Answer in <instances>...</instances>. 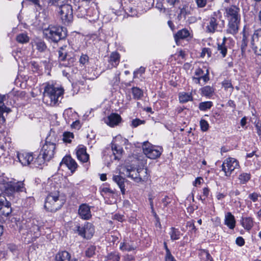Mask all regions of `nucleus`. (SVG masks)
Returning a JSON list of instances; mask_svg holds the SVG:
<instances>
[{
	"label": "nucleus",
	"instance_id": "obj_50",
	"mask_svg": "<svg viewBox=\"0 0 261 261\" xmlns=\"http://www.w3.org/2000/svg\"><path fill=\"white\" fill-rule=\"evenodd\" d=\"M218 50L220 51L223 57H224L227 54V48L224 44H218Z\"/></svg>",
	"mask_w": 261,
	"mask_h": 261
},
{
	"label": "nucleus",
	"instance_id": "obj_63",
	"mask_svg": "<svg viewBox=\"0 0 261 261\" xmlns=\"http://www.w3.org/2000/svg\"><path fill=\"white\" fill-rule=\"evenodd\" d=\"M223 87L225 89H228L229 88H231V90L232 89V87L231 84L228 81H224L223 83Z\"/></svg>",
	"mask_w": 261,
	"mask_h": 261
},
{
	"label": "nucleus",
	"instance_id": "obj_28",
	"mask_svg": "<svg viewBox=\"0 0 261 261\" xmlns=\"http://www.w3.org/2000/svg\"><path fill=\"white\" fill-rule=\"evenodd\" d=\"M190 36V33L187 29H182L178 31L174 36L175 40L177 42L178 40L184 39Z\"/></svg>",
	"mask_w": 261,
	"mask_h": 261
},
{
	"label": "nucleus",
	"instance_id": "obj_34",
	"mask_svg": "<svg viewBox=\"0 0 261 261\" xmlns=\"http://www.w3.org/2000/svg\"><path fill=\"white\" fill-rule=\"evenodd\" d=\"M16 40L20 43H26L29 41V37L25 33H20L17 35Z\"/></svg>",
	"mask_w": 261,
	"mask_h": 261
},
{
	"label": "nucleus",
	"instance_id": "obj_61",
	"mask_svg": "<svg viewBox=\"0 0 261 261\" xmlns=\"http://www.w3.org/2000/svg\"><path fill=\"white\" fill-rule=\"evenodd\" d=\"M187 14L186 10L183 8L180 10V13L178 14V17L181 19L182 17H185Z\"/></svg>",
	"mask_w": 261,
	"mask_h": 261
},
{
	"label": "nucleus",
	"instance_id": "obj_54",
	"mask_svg": "<svg viewBox=\"0 0 261 261\" xmlns=\"http://www.w3.org/2000/svg\"><path fill=\"white\" fill-rule=\"evenodd\" d=\"M31 66L33 69V71L35 72H38L40 71V66L39 64L35 61L31 62Z\"/></svg>",
	"mask_w": 261,
	"mask_h": 261
},
{
	"label": "nucleus",
	"instance_id": "obj_43",
	"mask_svg": "<svg viewBox=\"0 0 261 261\" xmlns=\"http://www.w3.org/2000/svg\"><path fill=\"white\" fill-rule=\"evenodd\" d=\"M239 179L242 184H245L250 179V174L246 173H242L239 175Z\"/></svg>",
	"mask_w": 261,
	"mask_h": 261
},
{
	"label": "nucleus",
	"instance_id": "obj_13",
	"mask_svg": "<svg viewBox=\"0 0 261 261\" xmlns=\"http://www.w3.org/2000/svg\"><path fill=\"white\" fill-rule=\"evenodd\" d=\"M62 165H65L72 173L75 172L78 166L75 161L70 155H66L63 158L60 164V166Z\"/></svg>",
	"mask_w": 261,
	"mask_h": 261
},
{
	"label": "nucleus",
	"instance_id": "obj_52",
	"mask_svg": "<svg viewBox=\"0 0 261 261\" xmlns=\"http://www.w3.org/2000/svg\"><path fill=\"white\" fill-rule=\"evenodd\" d=\"M211 51L209 48H204L201 53V57H204L207 56V58H210L211 56Z\"/></svg>",
	"mask_w": 261,
	"mask_h": 261
},
{
	"label": "nucleus",
	"instance_id": "obj_60",
	"mask_svg": "<svg viewBox=\"0 0 261 261\" xmlns=\"http://www.w3.org/2000/svg\"><path fill=\"white\" fill-rule=\"evenodd\" d=\"M126 13L130 16H134L136 14V10L133 8H129L126 10Z\"/></svg>",
	"mask_w": 261,
	"mask_h": 261
},
{
	"label": "nucleus",
	"instance_id": "obj_55",
	"mask_svg": "<svg viewBox=\"0 0 261 261\" xmlns=\"http://www.w3.org/2000/svg\"><path fill=\"white\" fill-rule=\"evenodd\" d=\"M114 219L122 222L124 220V216L119 214H116L114 216Z\"/></svg>",
	"mask_w": 261,
	"mask_h": 261
},
{
	"label": "nucleus",
	"instance_id": "obj_40",
	"mask_svg": "<svg viewBox=\"0 0 261 261\" xmlns=\"http://www.w3.org/2000/svg\"><path fill=\"white\" fill-rule=\"evenodd\" d=\"M68 0H48V6H59L62 5L63 4L67 3Z\"/></svg>",
	"mask_w": 261,
	"mask_h": 261
},
{
	"label": "nucleus",
	"instance_id": "obj_57",
	"mask_svg": "<svg viewBox=\"0 0 261 261\" xmlns=\"http://www.w3.org/2000/svg\"><path fill=\"white\" fill-rule=\"evenodd\" d=\"M124 261H132L135 260V256L131 254H126L123 256Z\"/></svg>",
	"mask_w": 261,
	"mask_h": 261
},
{
	"label": "nucleus",
	"instance_id": "obj_21",
	"mask_svg": "<svg viewBox=\"0 0 261 261\" xmlns=\"http://www.w3.org/2000/svg\"><path fill=\"white\" fill-rule=\"evenodd\" d=\"M10 94L6 95H0V123H4L5 119L3 116L4 112L8 113L10 110L9 108H7L4 104V101L8 98Z\"/></svg>",
	"mask_w": 261,
	"mask_h": 261
},
{
	"label": "nucleus",
	"instance_id": "obj_33",
	"mask_svg": "<svg viewBox=\"0 0 261 261\" xmlns=\"http://www.w3.org/2000/svg\"><path fill=\"white\" fill-rule=\"evenodd\" d=\"M100 191L101 194L102 196H103L104 195L110 196L111 195H113L116 193L115 190H112L110 189L109 187H107L106 186L100 187Z\"/></svg>",
	"mask_w": 261,
	"mask_h": 261
},
{
	"label": "nucleus",
	"instance_id": "obj_27",
	"mask_svg": "<svg viewBox=\"0 0 261 261\" xmlns=\"http://www.w3.org/2000/svg\"><path fill=\"white\" fill-rule=\"evenodd\" d=\"M242 226L246 230H250L253 225V222L250 217H242L241 221Z\"/></svg>",
	"mask_w": 261,
	"mask_h": 261
},
{
	"label": "nucleus",
	"instance_id": "obj_49",
	"mask_svg": "<svg viewBox=\"0 0 261 261\" xmlns=\"http://www.w3.org/2000/svg\"><path fill=\"white\" fill-rule=\"evenodd\" d=\"M200 126L201 130L203 132H206V130H208L209 127V124L208 122L204 119H201L200 120Z\"/></svg>",
	"mask_w": 261,
	"mask_h": 261
},
{
	"label": "nucleus",
	"instance_id": "obj_59",
	"mask_svg": "<svg viewBox=\"0 0 261 261\" xmlns=\"http://www.w3.org/2000/svg\"><path fill=\"white\" fill-rule=\"evenodd\" d=\"M236 244L240 246L244 245L245 243L244 240L242 237H238L236 240Z\"/></svg>",
	"mask_w": 261,
	"mask_h": 261
},
{
	"label": "nucleus",
	"instance_id": "obj_46",
	"mask_svg": "<svg viewBox=\"0 0 261 261\" xmlns=\"http://www.w3.org/2000/svg\"><path fill=\"white\" fill-rule=\"evenodd\" d=\"M213 92V89L210 86H205L202 89V94L206 96L211 95Z\"/></svg>",
	"mask_w": 261,
	"mask_h": 261
},
{
	"label": "nucleus",
	"instance_id": "obj_5",
	"mask_svg": "<svg viewBox=\"0 0 261 261\" xmlns=\"http://www.w3.org/2000/svg\"><path fill=\"white\" fill-rule=\"evenodd\" d=\"M56 147L53 144L43 145L39 154L35 159V164L36 166H40L44 164L45 162H48L54 156Z\"/></svg>",
	"mask_w": 261,
	"mask_h": 261
},
{
	"label": "nucleus",
	"instance_id": "obj_8",
	"mask_svg": "<svg viewBox=\"0 0 261 261\" xmlns=\"http://www.w3.org/2000/svg\"><path fill=\"white\" fill-rule=\"evenodd\" d=\"M58 7L60 9L59 13L62 22L65 24H69L73 18V10L71 5L65 3Z\"/></svg>",
	"mask_w": 261,
	"mask_h": 261
},
{
	"label": "nucleus",
	"instance_id": "obj_44",
	"mask_svg": "<svg viewBox=\"0 0 261 261\" xmlns=\"http://www.w3.org/2000/svg\"><path fill=\"white\" fill-rule=\"evenodd\" d=\"M73 138V134L70 132H65L63 134V140L66 143H70L71 139Z\"/></svg>",
	"mask_w": 261,
	"mask_h": 261
},
{
	"label": "nucleus",
	"instance_id": "obj_12",
	"mask_svg": "<svg viewBox=\"0 0 261 261\" xmlns=\"http://www.w3.org/2000/svg\"><path fill=\"white\" fill-rule=\"evenodd\" d=\"M67 47L66 45H64L60 47L58 50V58L60 61H68V63L67 64H65L66 66H70L75 61V59L74 57H71L68 55L67 52L66 50Z\"/></svg>",
	"mask_w": 261,
	"mask_h": 261
},
{
	"label": "nucleus",
	"instance_id": "obj_15",
	"mask_svg": "<svg viewBox=\"0 0 261 261\" xmlns=\"http://www.w3.org/2000/svg\"><path fill=\"white\" fill-rule=\"evenodd\" d=\"M224 27V23L219 24L216 18L211 17L206 26V31L208 33H214L216 31H221Z\"/></svg>",
	"mask_w": 261,
	"mask_h": 261
},
{
	"label": "nucleus",
	"instance_id": "obj_29",
	"mask_svg": "<svg viewBox=\"0 0 261 261\" xmlns=\"http://www.w3.org/2000/svg\"><path fill=\"white\" fill-rule=\"evenodd\" d=\"M34 45L36 46V49L40 52H43L47 48L45 43L41 39H36L35 40Z\"/></svg>",
	"mask_w": 261,
	"mask_h": 261
},
{
	"label": "nucleus",
	"instance_id": "obj_3",
	"mask_svg": "<svg viewBox=\"0 0 261 261\" xmlns=\"http://www.w3.org/2000/svg\"><path fill=\"white\" fill-rule=\"evenodd\" d=\"M43 34L49 41L55 43L65 41L67 37L66 29L59 25H48L44 29Z\"/></svg>",
	"mask_w": 261,
	"mask_h": 261
},
{
	"label": "nucleus",
	"instance_id": "obj_47",
	"mask_svg": "<svg viewBox=\"0 0 261 261\" xmlns=\"http://www.w3.org/2000/svg\"><path fill=\"white\" fill-rule=\"evenodd\" d=\"M145 72V68L144 67H141L137 70L134 72V78H139L141 76L142 74L144 73Z\"/></svg>",
	"mask_w": 261,
	"mask_h": 261
},
{
	"label": "nucleus",
	"instance_id": "obj_4",
	"mask_svg": "<svg viewBox=\"0 0 261 261\" xmlns=\"http://www.w3.org/2000/svg\"><path fill=\"white\" fill-rule=\"evenodd\" d=\"M64 90L62 88L56 87L53 85L46 84L43 92L44 99H49L50 105H56L63 98Z\"/></svg>",
	"mask_w": 261,
	"mask_h": 261
},
{
	"label": "nucleus",
	"instance_id": "obj_19",
	"mask_svg": "<svg viewBox=\"0 0 261 261\" xmlns=\"http://www.w3.org/2000/svg\"><path fill=\"white\" fill-rule=\"evenodd\" d=\"M137 246L134 241L124 239L120 243L119 248L122 251H132L136 249Z\"/></svg>",
	"mask_w": 261,
	"mask_h": 261
},
{
	"label": "nucleus",
	"instance_id": "obj_35",
	"mask_svg": "<svg viewBox=\"0 0 261 261\" xmlns=\"http://www.w3.org/2000/svg\"><path fill=\"white\" fill-rule=\"evenodd\" d=\"M58 139L55 134H53V135H49L46 137L45 144L47 145L53 144L55 147H56V145Z\"/></svg>",
	"mask_w": 261,
	"mask_h": 261
},
{
	"label": "nucleus",
	"instance_id": "obj_31",
	"mask_svg": "<svg viewBox=\"0 0 261 261\" xmlns=\"http://www.w3.org/2000/svg\"><path fill=\"white\" fill-rule=\"evenodd\" d=\"M96 249V246L94 245H89L85 251V256L89 258L93 257L95 255Z\"/></svg>",
	"mask_w": 261,
	"mask_h": 261
},
{
	"label": "nucleus",
	"instance_id": "obj_17",
	"mask_svg": "<svg viewBox=\"0 0 261 261\" xmlns=\"http://www.w3.org/2000/svg\"><path fill=\"white\" fill-rule=\"evenodd\" d=\"M87 149L85 146H79L76 149L77 159L82 163H87L89 160V155L87 153Z\"/></svg>",
	"mask_w": 261,
	"mask_h": 261
},
{
	"label": "nucleus",
	"instance_id": "obj_11",
	"mask_svg": "<svg viewBox=\"0 0 261 261\" xmlns=\"http://www.w3.org/2000/svg\"><path fill=\"white\" fill-rule=\"evenodd\" d=\"M17 158L19 162L23 166L32 165L34 167L39 168V166H36L35 164L34 156L33 153L22 152L18 153Z\"/></svg>",
	"mask_w": 261,
	"mask_h": 261
},
{
	"label": "nucleus",
	"instance_id": "obj_9",
	"mask_svg": "<svg viewBox=\"0 0 261 261\" xmlns=\"http://www.w3.org/2000/svg\"><path fill=\"white\" fill-rule=\"evenodd\" d=\"M239 167V162L236 159L228 158L224 161L222 165V170L224 172L225 176H229L232 172Z\"/></svg>",
	"mask_w": 261,
	"mask_h": 261
},
{
	"label": "nucleus",
	"instance_id": "obj_24",
	"mask_svg": "<svg viewBox=\"0 0 261 261\" xmlns=\"http://www.w3.org/2000/svg\"><path fill=\"white\" fill-rule=\"evenodd\" d=\"M120 55L117 52H112L109 59V62L111 64V68L116 67L120 62Z\"/></svg>",
	"mask_w": 261,
	"mask_h": 261
},
{
	"label": "nucleus",
	"instance_id": "obj_32",
	"mask_svg": "<svg viewBox=\"0 0 261 261\" xmlns=\"http://www.w3.org/2000/svg\"><path fill=\"white\" fill-rule=\"evenodd\" d=\"M120 256L118 252H112L106 257L104 261H119Z\"/></svg>",
	"mask_w": 261,
	"mask_h": 261
},
{
	"label": "nucleus",
	"instance_id": "obj_18",
	"mask_svg": "<svg viewBox=\"0 0 261 261\" xmlns=\"http://www.w3.org/2000/svg\"><path fill=\"white\" fill-rule=\"evenodd\" d=\"M162 152L161 147L149 144L148 142V158L155 159L161 155Z\"/></svg>",
	"mask_w": 261,
	"mask_h": 261
},
{
	"label": "nucleus",
	"instance_id": "obj_6",
	"mask_svg": "<svg viewBox=\"0 0 261 261\" xmlns=\"http://www.w3.org/2000/svg\"><path fill=\"white\" fill-rule=\"evenodd\" d=\"M64 204V201L59 198V192L50 193L46 197L44 207L49 212H56Z\"/></svg>",
	"mask_w": 261,
	"mask_h": 261
},
{
	"label": "nucleus",
	"instance_id": "obj_14",
	"mask_svg": "<svg viewBox=\"0 0 261 261\" xmlns=\"http://www.w3.org/2000/svg\"><path fill=\"white\" fill-rule=\"evenodd\" d=\"M121 120L120 115L114 113H111L107 117L103 118L104 122L111 127L118 125Z\"/></svg>",
	"mask_w": 261,
	"mask_h": 261
},
{
	"label": "nucleus",
	"instance_id": "obj_38",
	"mask_svg": "<svg viewBox=\"0 0 261 261\" xmlns=\"http://www.w3.org/2000/svg\"><path fill=\"white\" fill-rule=\"evenodd\" d=\"M126 175L132 178L137 177V173L135 172V168L132 167H127L126 168Z\"/></svg>",
	"mask_w": 261,
	"mask_h": 261
},
{
	"label": "nucleus",
	"instance_id": "obj_51",
	"mask_svg": "<svg viewBox=\"0 0 261 261\" xmlns=\"http://www.w3.org/2000/svg\"><path fill=\"white\" fill-rule=\"evenodd\" d=\"M247 43H248V41L247 39V37H246V35L245 34H244L243 36L242 43L241 45V48L242 51L243 52H244L247 46Z\"/></svg>",
	"mask_w": 261,
	"mask_h": 261
},
{
	"label": "nucleus",
	"instance_id": "obj_25",
	"mask_svg": "<svg viewBox=\"0 0 261 261\" xmlns=\"http://www.w3.org/2000/svg\"><path fill=\"white\" fill-rule=\"evenodd\" d=\"M113 180L119 186L122 194L124 195L125 192L124 185L125 178L120 175H114L113 177Z\"/></svg>",
	"mask_w": 261,
	"mask_h": 261
},
{
	"label": "nucleus",
	"instance_id": "obj_64",
	"mask_svg": "<svg viewBox=\"0 0 261 261\" xmlns=\"http://www.w3.org/2000/svg\"><path fill=\"white\" fill-rule=\"evenodd\" d=\"M255 126L257 130V134L261 137V124L259 122H257Z\"/></svg>",
	"mask_w": 261,
	"mask_h": 261
},
{
	"label": "nucleus",
	"instance_id": "obj_58",
	"mask_svg": "<svg viewBox=\"0 0 261 261\" xmlns=\"http://www.w3.org/2000/svg\"><path fill=\"white\" fill-rule=\"evenodd\" d=\"M71 126L75 129H79L81 127V123L80 120H76L71 124Z\"/></svg>",
	"mask_w": 261,
	"mask_h": 261
},
{
	"label": "nucleus",
	"instance_id": "obj_2",
	"mask_svg": "<svg viewBox=\"0 0 261 261\" xmlns=\"http://www.w3.org/2000/svg\"><path fill=\"white\" fill-rule=\"evenodd\" d=\"M0 189L2 192L8 197H14L16 193L25 191L22 181L15 182L3 178L0 179Z\"/></svg>",
	"mask_w": 261,
	"mask_h": 261
},
{
	"label": "nucleus",
	"instance_id": "obj_53",
	"mask_svg": "<svg viewBox=\"0 0 261 261\" xmlns=\"http://www.w3.org/2000/svg\"><path fill=\"white\" fill-rule=\"evenodd\" d=\"M196 4L199 8L204 7L207 3V0H195Z\"/></svg>",
	"mask_w": 261,
	"mask_h": 261
},
{
	"label": "nucleus",
	"instance_id": "obj_7",
	"mask_svg": "<svg viewBox=\"0 0 261 261\" xmlns=\"http://www.w3.org/2000/svg\"><path fill=\"white\" fill-rule=\"evenodd\" d=\"M74 231L84 239L89 240L93 236L95 229L92 223L86 222L84 225H77Z\"/></svg>",
	"mask_w": 261,
	"mask_h": 261
},
{
	"label": "nucleus",
	"instance_id": "obj_1",
	"mask_svg": "<svg viewBox=\"0 0 261 261\" xmlns=\"http://www.w3.org/2000/svg\"><path fill=\"white\" fill-rule=\"evenodd\" d=\"M226 15L228 20L227 32L234 35L238 32L240 22V9L234 6L228 7L226 9Z\"/></svg>",
	"mask_w": 261,
	"mask_h": 261
},
{
	"label": "nucleus",
	"instance_id": "obj_42",
	"mask_svg": "<svg viewBox=\"0 0 261 261\" xmlns=\"http://www.w3.org/2000/svg\"><path fill=\"white\" fill-rule=\"evenodd\" d=\"M212 106V102L211 101L202 102L199 103V109L201 111H205L209 109Z\"/></svg>",
	"mask_w": 261,
	"mask_h": 261
},
{
	"label": "nucleus",
	"instance_id": "obj_37",
	"mask_svg": "<svg viewBox=\"0 0 261 261\" xmlns=\"http://www.w3.org/2000/svg\"><path fill=\"white\" fill-rule=\"evenodd\" d=\"M170 235L171 240H176L179 239L180 232L178 229L172 227L170 232Z\"/></svg>",
	"mask_w": 261,
	"mask_h": 261
},
{
	"label": "nucleus",
	"instance_id": "obj_62",
	"mask_svg": "<svg viewBox=\"0 0 261 261\" xmlns=\"http://www.w3.org/2000/svg\"><path fill=\"white\" fill-rule=\"evenodd\" d=\"M208 70H206V73L204 75H201L199 77L200 78V80H203L204 83H205L206 82H207L209 80V77L208 76Z\"/></svg>",
	"mask_w": 261,
	"mask_h": 261
},
{
	"label": "nucleus",
	"instance_id": "obj_20",
	"mask_svg": "<svg viewBox=\"0 0 261 261\" xmlns=\"http://www.w3.org/2000/svg\"><path fill=\"white\" fill-rule=\"evenodd\" d=\"M29 227V231L33 234V237L38 238L41 235V225L38 221L33 219L31 222V225Z\"/></svg>",
	"mask_w": 261,
	"mask_h": 261
},
{
	"label": "nucleus",
	"instance_id": "obj_26",
	"mask_svg": "<svg viewBox=\"0 0 261 261\" xmlns=\"http://www.w3.org/2000/svg\"><path fill=\"white\" fill-rule=\"evenodd\" d=\"M12 212L11 207V203L9 201H7L4 204H2L0 206V213L5 216H8Z\"/></svg>",
	"mask_w": 261,
	"mask_h": 261
},
{
	"label": "nucleus",
	"instance_id": "obj_16",
	"mask_svg": "<svg viewBox=\"0 0 261 261\" xmlns=\"http://www.w3.org/2000/svg\"><path fill=\"white\" fill-rule=\"evenodd\" d=\"M78 214L80 217L84 220H89L92 216L90 207L86 203H83L80 205Z\"/></svg>",
	"mask_w": 261,
	"mask_h": 261
},
{
	"label": "nucleus",
	"instance_id": "obj_56",
	"mask_svg": "<svg viewBox=\"0 0 261 261\" xmlns=\"http://www.w3.org/2000/svg\"><path fill=\"white\" fill-rule=\"evenodd\" d=\"M166 261H176L167 248L166 256Z\"/></svg>",
	"mask_w": 261,
	"mask_h": 261
},
{
	"label": "nucleus",
	"instance_id": "obj_22",
	"mask_svg": "<svg viewBox=\"0 0 261 261\" xmlns=\"http://www.w3.org/2000/svg\"><path fill=\"white\" fill-rule=\"evenodd\" d=\"M55 261H78L75 258H71V254L67 251H59L55 256Z\"/></svg>",
	"mask_w": 261,
	"mask_h": 261
},
{
	"label": "nucleus",
	"instance_id": "obj_41",
	"mask_svg": "<svg viewBox=\"0 0 261 261\" xmlns=\"http://www.w3.org/2000/svg\"><path fill=\"white\" fill-rule=\"evenodd\" d=\"M146 121L144 120H141L139 118H136L133 119L131 122L130 125L132 127H137L138 126L140 125L141 124H145Z\"/></svg>",
	"mask_w": 261,
	"mask_h": 261
},
{
	"label": "nucleus",
	"instance_id": "obj_48",
	"mask_svg": "<svg viewBox=\"0 0 261 261\" xmlns=\"http://www.w3.org/2000/svg\"><path fill=\"white\" fill-rule=\"evenodd\" d=\"M132 92L134 97L137 99L140 98L143 94L141 90L137 87L132 89Z\"/></svg>",
	"mask_w": 261,
	"mask_h": 261
},
{
	"label": "nucleus",
	"instance_id": "obj_45",
	"mask_svg": "<svg viewBox=\"0 0 261 261\" xmlns=\"http://www.w3.org/2000/svg\"><path fill=\"white\" fill-rule=\"evenodd\" d=\"M149 200H150V208H151V213L154 216V217L156 221L155 225H157L158 224H159V225H161V224L160 223V221H159V218L158 217V215H156V214L153 208V202L152 201V199L151 198H150Z\"/></svg>",
	"mask_w": 261,
	"mask_h": 261
},
{
	"label": "nucleus",
	"instance_id": "obj_10",
	"mask_svg": "<svg viewBox=\"0 0 261 261\" xmlns=\"http://www.w3.org/2000/svg\"><path fill=\"white\" fill-rule=\"evenodd\" d=\"M251 44L254 53L261 56V29L254 31L252 36Z\"/></svg>",
	"mask_w": 261,
	"mask_h": 261
},
{
	"label": "nucleus",
	"instance_id": "obj_39",
	"mask_svg": "<svg viewBox=\"0 0 261 261\" xmlns=\"http://www.w3.org/2000/svg\"><path fill=\"white\" fill-rule=\"evenodd\" d=\"M89 57L86 54H82L79 59V63L80 65L83 66H86L89 63Z\"/></svg>",
	"mask_w": 261,
	"mask_h": 261
},
{
	"label": "nucleus",
	"instance_id": "obj_23",
	"mask_svg": "<svg viewBox=\"0 0 261 261\" xmlns=\"http://www.w3.org/2000/svg\"><path fill=\"white\" fill-rule=\"evenodd\" d=\"M224 223L230 229H233L236 226V220L233 215L230 212H228L225 216Z\"/></svg>",
	"mask_w": 261,
	"mask_h": 261
},
{
	"label": "nucleus",
	"instance_id": "obj_36",
	"mask_svg": "<svg viewBox=\"0 0 261 261\" xmlns=\"http://www.w3.org/2000/svg\"><path fill=\"white\" fill-rule=\"evenodd\" d=\"M179 99L180 102L184 103L192 100V97L191 93H181L179 94Z\"/></svg>",
	"mask_w": 261,
	"mask_h": 261
},
{
	"label": "nucleus",
	"instance_id": "obj_30",
	"mask_svg": "<svg viewBox=\"0 0 261 261\" xmlns=\"http://www.w3.org/2000/svg\"><path fill=\"white\" fill-rule=\"evenodd\" d=\"M112 149L113 151L115 160H119L120 155L123 151V149L120 146H117L116 144H112Z\"/></svg>",
	"mask_w": 261,
	"mask_h": 261
}]
</instances>
